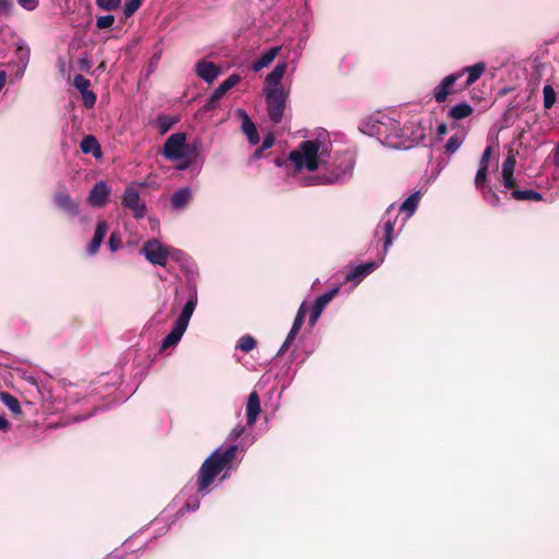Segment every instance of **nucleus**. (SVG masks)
Listing matches in <instances>:
<instances>
[{"mask_svg":"<svg viewBox=\"0 0 559 559\" xmlns=\"http://www.w3.org/2000/svg\"><path fill=\"white\" fill-rule=\"evenodd\" d=\"M177 122V119L168 115H158L155 120V126L160 134L167 133L171 127Z\"/></svg>","mask_w":559,"mask_h":559,"instance_id":"32","label":"nucleus"},{"mask_svg":"<svg viewBox=\"0 0 559 559\" xmlns=\"http://www.w3.org/2000/svg\"><path fill=\"white\" fill-rule=\"evenodd\" d=\"M275 165H276V166H278V167L284 166V167H286L287 169H288L289 167H292V165H290V164H289V162H288V157H287L286 159L276 158V159H275Z\"/></svg>","mask_w":559,"mask_h":559,"instance_id":"57","label":"nucleus"},{"mask_svg":"<svg viewBox=\"0 0 559 559\" xmlns=\"http://www.w3.org/2000/svg\"><path fill=\"white\" fill-rule=\"evenodd\" d=\"M169 259L176 262L186 273L188 300L176 318L170 332L163 338L160 350L177 346L186 333L190 319L198 306L197 277L199 272L197 264L186 252L174 247H169L168 249V260Z\"/></svg>","mask_w":559,"mask_h":559,"instance_id":"3","label":"nucleus"},{"mask_svg":"<svg viewBox=\"0 0 559 559\" xmlns=\"http://www.w3.org/2000/svg\"><path fill=\"white\" fill-rule=\"evenodd\" d=\"M177 160L179 162L177 165L178 170H187L191 165V159L185 153L183 157Z\"/></svg>","mask_w":559,"mask_h":559,"instance_id":"50","label":"nucleus"},{"mask_svg":"<svg viewBox=\"0 0 559 559\" xmlns=\"http://www.w3.org/2000/svg\"><path fill=\"white\" fill-rule=\"evenodd\" d=\"M383 261L384 257L381 255L379 261H370L356 265L346 273L345 282H350L353 283V286L356 287L365 277L377 270Z\"/></svg>","mask_w":559,"mask_h":559,"instance_id":"12","label":"nucleus"},{"mask_svg":"<svg viewBox=\"0 0 559 559\" xmlns=\"http://www.w3.org/2000/svg\"><path fill=\"white\" fill-rule=\"evenodd\" d=\"M464 141V135L455 133L452 136L449 138V140L445 143V152L449 154L455 153L462 145Z\"/></svg>","mask_w":559,"mask_h":559,"instance_id":"34","label":"nucleus"},{"mask_svg":"<svg viewBox=\"0 0 559 559\" xmlns=\"http://www.w3.org/2000/svg\"><path fill=\"white\" fill-rule=\"evenodd\" d=\"M261 413V402L259 394L255 391H252L247 400L246 404V418L247 426L252 427L255 425L258 417Z\"/></svg>","mask_w":559,"mask_h":559,"instance_id":"17","label":"nucleus"},{"mask_svg":"<svg viewBox=\"0 0 559 559\" xmlns=\"http://www.w3.org/2000/svg\"><path fill=\"white\" fill-rule=\"evenodd\" d=\"M355 165L356 159L352 152L335 151L331 153L326 146L319 171L306 177L302 185L306 187L345 185L353 178Z\"/></svg>","mask_w":559,"mask_h":559,"instance_id":"4","label":"nucleus"},{"mask_svg":"<svg viewBox=\"0 0 559 559\" xmlns=\"http://www.w3.org/2000/svg\"><path fill=\"white\" fill-rule=\"evenodd\" d=\"M14 4L10 0H0V16H10L13 14Z\"/></svg>","mask_w":559,"mask_h":559,"instance_id":"43","label":"nucleus"},{"mask_svg":"<svg viewBox=\"0 0 559 559\" xmlns=\"http://www.w3.org/2000/svg\"><path fill=\"white\" fill-rule=\"evenodd\" d=\"M321 314H322V312L318 311L313 307L310 309L309 321H308V324L310 328H313L317 324Z\"/></svg>","mask_w":559,"mask_h":559,"instance_id":"48","label":"nucleus"},{"mask_svg":"<svg viewBox=\"0 0 559 559\" xmlns=\"http://www.w3.org/2000/svg\"><path fill=\"white\" fill-rule=\"evenodd\" d=\"M552 163L556 167L559 168V142L557 143L552 152Z\"/></svg>","mask_w":559,"mask_h":559,"instance_id":"54","label":"nucleus"},{"mask_svg":"<svg viewBox=\"0 0 559 559\" xmlns=\"http://www.w3.org/2000/svg\"><path fill=\"white\" fill-rule=\"evenodd\" d=\"M462 78V73H451L444 76L432 90V97L438 104L444 103L449 95L454 93V84Z\"/></svg>","mask_w":559,"mask_h":559,"instance_id":"14","label":"nucleus"},{"mask_svg":"<svg viewBox=\"0 0 559 559\" xmlns=\"http://www.w3.org/2000/svg\"><path fill=\"white\" fill-rule=\"evenodd\" d=\"M121 205L129 210L135 219H142L147 214L145 202L141 199L139 190L134 183L126 187L122 197Z\"/></svg>","mask_w":559,"mask_h":559,"instance_id":"8","label":"nucleus"},{"mask_svg":"<svg viewBox=\"0 0 559 559\" xmlns=\"http://www.w3.org/2000/svg\"><path fill=\"white\" fill-rule=\"evenodd\" d=\"M10 428L8 419L4 415L0 414V431H8Z\"/></svg>","mask_w":559,"mask_h":559,"instance_id":"53","label":"nucleus"},{"mask_svg":"<svg viewBox=\"0 0 559 559\" xmlns=\"http://www.w3.org/2000/svg\"><path fill=\"white\" fill-rule=\"evenodd\" d=\"M420 198L421 191H415L399 206V211L406 214V219L415 214Z\"/></svg>","mask_w":559,"mask_h":559,"instance_id":"25","label":"nucleus"},{"mask_svg":"<svg viewBox=\"0 0 559 559\" xmlns=\"http://www.w3.org/2000/svg\"><path fill=\"white\" fill-rule=\"evenodd\" d=\"M511 197L518 201H542L543 194L532 189L527 190H513Z\"/></svg>","mask_w":559,"mask_h":559,"instance_id":"31","label":"nucleus"},{"mask_svg":"<svg viewBox=\"0 0 559 559\" xmlns=\"http://www.w3.org/2000/svg\"><path fill=\"white\" fill-rule=\"evenodd\" d=\"M192 199V191L189 187H182L176 190L170 198L173 210L180 211L187 207Z\"/></svg>","mask_w":559,"mask_h":559,"instance_id":"20","label":"nucleus"},{"mask_svg":"<svg viewBox=\"0 0 559 559\" xmlns=\"http://www.w3.org/2000/svg\"><path fill=\"white\" fill-rule=\"evenodd\" d=\"M502 177V185L504 189L511 190V192L515 189V179L513 175H501Z\"/></svg>","mask_w":559,"mask_h":559,"instance_id":"45","label":"nucleus"},{"mask_svg":"<svg viewBox=\"0 0 559 559\" xmlns=\"http://www.w3.org/2000/svg\"><path fill=\"white\" fill-rule=\"evenodd\" d=\"M491 154H492V148L491 146H487L481 156H480V160H484V162H489L490 160V157H491Z\"/></svg>","mask_w":559,"mask_h":559,"instance_id":"52","label":"nucleus"},{"mask_svg":"<svg viewBox=\"0 0 559 559\" xmlns=\"http://www.w3.org/2000/svg\"><path fill=\"white\" fill-rule=\"evenodd\" d=\"M340 293V286H336L325 293H323L322 295H320L314 304H313V308L317 309L318 311H321L323 312L324 308L331 302V300Z\"/></svg>","mask_w":559,"mask_h":559,"instance_id":"30","label":"nucleus"},{"mask_svg":"<svg viewBox=\"0 0 559 559\" xmlns=\"http://www.w3.org/2000/svg\"><path fill=\"white\" fill-rule=\"evenodd\" d=\"M7 72L3 71V70H0V92L2 91V88L4 87L5 85V82H7Z\"/></svg>","mask_w":559,"mask_h":559,"instance_id":"58","label":"nucleus"},{"mask_svg":"<svg viewBox=\"0 0 559 559\" xmlns=\"http://www.w3.org/2000/svg\"><path fill=\"white\" fill-rule=\"evenodd\" d=\"M107 230H108V225L106 222L100 221L97 223L94 236H93L91 242L87 245L86 250H87L88 255H95L98 252L99 247L102 246L104 238L107 234Z\"/></svg>","mask_w":559,"mask_h":559,"instance_id":"19","label":"nucleus"},{"mask_svg":"<svg viewBox=\"0 0 559 559\" xmlns=\"http://www.w3.org/2000/svg\"><path fill=\"white\" fill-rule=\"evenodd\" d=\"M309 311V307L306 301H302L301 305L298 308V311L296 314H301L302 318H306L307 312Z\"/></svg>","mask_w":559,"mask_h":559,"instance_id":"55","label":"nucleus"},{"mask_svg":"<svg viewBox=\"0 0 559 559\" xmlns=\"http://www.w3.org/2000/svg\"><path fill=\"white\" fill-rule=\"evenodd\" d=\"M106 559H121L118 555H110Z\"/></svg>","mask_w":559,"mask_h":559,"instance_id":"63","label":"nucleus"},{"mask_svg":"<svg viewBox=\"0 0 559 559\" xmlns=\"http://www.w3.org/2000/svg\"><path fill=\"white\" fill-rule=\"evenodd\" d=\"M557 99V94L550 84H546L543 88V105L545 109H550Z\"/></svg>","mask_w":559,"mask_h":559,"instance_id":"33","label":"nucleus"},{"mask_svg":"<svg viewBox=\"0 0 559 559\" xmlns=\"http://www.w3.org/2000/svg\"><path fill=\"white\" fill-rule=\"evenodd\" d=\"M299 57H300V52H297V53H296V56H295V58H294V60H292L293 70H295V68H296V64H297V62H298Z\"/></svg>","mask_w":559,"mask_h":559,"instance_id":"62","label":"nucleus"},{"mask_svg":"<svg viewBox=\"0 0 559 559\" xmlns=\"http://www.w3.org/2000/svg\"><path fill=\"white\" fill-rule=\"evenodd\" d=\"M486 70V63L480 61L473 66L464 67L462 70H460L457 73H462V76L464 74H467V79L464 83V87H468L473 85L479 78L484 74Z\"/></svg>","mask_w":559,"mask_h":559,"instance_id":"23","label":"nucleus"},{"mask_svg":"<svg viewBox=\"0 0 559 559\" xmlns=\"http://www.w3.org/2000/svg\"><path fill=\"white\" fill-rule=\"evenodd\" d=\"M83 103L86 107L91 108L96 103V96L93 92L86 91L82 93Z\"/></svg>","mask_w":559,"mask_h":559,"instance_id":"46","label":"nucleus"},{"mask_svg":"<svg viewBox=\"0 0 559 559\" xmlns=\"http://www.w3.org/2000/svg\"><path fill=\"white\" fill-rule=\"evenodd\" d=\"M115 16L111 14L97 17L96 26L99 29L110 28L114 25Z\"/></svg>","mask_w":559,"mask_h":559,"instance_id":"42","label":"nucleus"},{"mask_svg":"<svg viewBox=\"0 0 559 559\" xmlns=\"http://www.w3.org/2000/svg\"><path fill=\"white\" fill-rule=\"evenodd\" d=\"M515 164H516V160H515L514 155L509 154L502 163L501 175H513Z\"/></svg>","mask_w":559,"mask_h":559,"instance_id":"37","label":"nucleus"},{"mask_svg":"<svg viewBox=\"0 0 559 559\" xmlns=\"http://www.w3.org/2000/svg\"><path fill=\"white\" fill-rule=\"evenodd\" d=\"M488 179V169H484L478 167L477 173L475 175L474 185L476 189H479L480 187L487 186Z\"/></svg>","mask_w":559,"mask_h":559,"instance_id":"40","label":"nucleus"},{"mask_svg":"<svg viewBox=\"0 0 559 559\" xmlns=\"http://www.w3.org/2000/svg\"><path fill=\"white\" fill-rule=\"evenodd\" d=\"M90 84V80L84 78L82 74H76L73 79V85L81 94L88 91Z\"/></svg>","mask_w":559,"mask_h":559,"instance_id":"39","label":"nucleus"},{"mask_svg":"<svg viewBox=\"0 0 559 559\" xmlns=\"http://www.w3.org/2000/svg\"><path fill=\"white\" fill-rule=\"evenodd\" d=\"M246 432V427L242 424H237L228 433L227 441L228 445H221L215 449L202 463L199 472L197 483L193 486L187 485L182 490L181 495L185 496L188 492L195 490L194 495L186 499L182 507L177 511L176 518L171 521V524L176 520L182 516L186 512L195 511L200 507V499L207 496L215 479L218 478L216 487L221 486L225 479L230 475V472L236 468L235 457L239 449V445L235 442Z\"/></svg>","mask_w":559,"mask_h":559,"instance_id":"1","label":"nucleus"},{"mask_svg":"<svg viewBox=\"0 0 559 559\" xmlns=\"http://www.w3.org/2000/svg\"><path fill=\"white\" fill-rule=\"evenodd\" d=\"M240 117L242 118L241 130L246 134L248 142L251 145H257L260 141V136L254 123L251 121L246 111L239 110Z\"/></svg>","mask_w":559,"mask_h":559,"instance_id":"24","label":"nucleus"},{"mask_svg":"<svg viewBox=\"0 0 559 559\" xmlns=\"http://www.w3.org/2000/svg\"><path fill=\"white\" fill-rule=\"evenodd\" d=\"M325 147L318 139L306 140L298 144L288 154V162L296 173L319 171L321 160L325 156Z\"/></svg>","mask_w":559,"mask_h":559,"instance_id":"5","label":"nucleus"},{"mask_svg":"<svg viewBox=\"0 0 559 559\" xmlns=\"http://www.w3.org/2000/svg\"><path fill=\"white\" fill-rule=\"evenodd\" d=\"M264 95L270 120L280 123L283 120L288 93L284 88H272L264 90Z\"/></svg>","mask_w":559,"mask_h":559,"instance_id":"7","label":"nucleus"},{"mask_svg":"<svg viewBox=\"0 0 559 559\" xmlns=\"http://www.w3.org/2000/svg\"><path fill=\"white\" fill-rule=\"evenodd\" d=\"M263 152H264V150H262L261 147L257 148V150L254 151V153L252 154V158H253V159H260V158H262V156H263Z\"/></svg>","mask_w":559,"mask_h":559,"instance_id":"59","label":"nucleus"},{"mask_svg":"<svg viewBox=\"0 0 559 559\" xmlns=\"http://www.w3.org/2000/svg\"><path fill=\"white\" fill-rule=\"evenodd\" d=\"M282 46H273L261 53V56L253 61L251 69L254 72L261 71L267 67L280 53Z\"/></svg>","mask_w":559,"mask_h":559,"instance_id":"22","label":"nucleus"},{"mask_svg":"<svg viewBox=\"0 0 559 559\" xmlns=\"http://www.w3.org/2000/svg\"><path fill=\"white\" fill-rule=\"evenodd\" d=\"M80 148L84 154H92L96 158L102 155L100 145L93 135H85L80 143Z\"/></svg>","mask_w":559,"mask_h":559,"instance_id":"26","label":"nucleus"},{"mask_svg":"<svg viewBox=\"0 0 559 559\" xmlns=\"http://www.w3.org/2000/svg\"><path fill=\"white\" fill-rule=\"evenodd\" d=\"M478 190L481 191V194L484 199L491 204L492 206H499L500 205V198L499 195L492 190L489 186L480 187Z\"/></svg>","mask_w":559,"mask_h":559,"instance_id":"35","label":"nucleus"},{"mask_svg":"<svg viewBox=\"0 0 559 559\" xmlns=\"http://www.w3.org/2000/svg\"><path fill=\"white\" fill-rule=\"evenodd\" d=\"M240 82L239 74H230L226 80H224L213 92L214 99H221L229 90L236 86Z\"/></svg>","mask_w":559,"mask_h":559,"instance_id":"27","label":"nucleus"},{"mask_svg":"<svg viewBox=\"0 0 559 559\" xmlns=\"http://www.w3.org/2000/svg\"><path fill=\"white\" fill-rule=\"evenodd\" d=\"M0 401L10 409L15 418H20L23 411L16 397L8 392H0Z\"/></svg>","mask_w":559,"mask_h":559,"instance_id":"28","label":"nucleus"},{"mask_svg":"<svg viewBox=\"0 0 559 559\" xmlns=\"http://www.w3.org/2000/svg\"><path fill=\"white\" fill-rule=\"evenodd\" d=\"M143 0H129L123 7V14L126 17L132 16L136 10L142 5Z\"/></svg>","mask_w":559,"mask_h":559,"instance_id":"38","label":"nucleus"},{"mask_svg":"<svg viewBox=\"0 0 559 559\" xmlns=\"http://www.w3.org/2000/svg\"><path fill=\"white\" fill-rule=\"evenodd\" d=\"M194 70L197 75L207 84L213 83L221 74V69L214 62L205 59L199 60L194 66Z\"/></svg>","mask_w":559,"mask_h":559,"instance_id":"16","label":"nucleus"},{"mask_svg":"<svg viewBox=\"0 0 559 559\" xmlns=\"http://www.w3.org/2000/svg\"><path fill=\"white\" fill-rule=\"evenodd\" d=\"M304 322H305V318H302L301 314H296L293 325H292L284 343L282 344L281 348L278 349V352L276 354L277 357L283 356L284 353L289 348V346L293 344L296 336L298 335Z\"/></svg>","mask_w":559,"mask_h":559,"instance_id":"21","label":"nucleus"},{"mask_svg":"<svg viewBox=\"0 0 559 559\" xmlns=\"http://www.w3.org/2000/svg\"><path fill=\"white\" fill-rule=\"evenodd\" d=\"M98 8L105 11H114L121 4V0H96Z\"/></svg>","mask_w":559,"mask_h":559,"instance_id":"41","label":"nucleus"},{"mask_svg":"<svg viewBox=\"0 0 559 559\" xmlns=\"http://www.w3.org/2000/svg\"><path fill=\"white\" fill-rule=\"evenodd\" d=\"M397 215L395 214V204L392 203L388 206L383 217H382V224H383V231H384V239H383V257L386 255L389 252L393 241H394V227L396 222Z\"/></svg>","mask_w":559,"mask_h":559,"instance_id":"13","label":"nucleus"},{"mask_svg":"<svg viewBox=\"0 0 559 559\" xmlns=\"http://www.w3.org/2000/svg\"><path fill=\"white\" fill-rule=\"evenodd\" d=\"M288 63L286 61L278 62L273 70L266 75L265 78V88L264 90H272V88H283L281 82L282 79L287 70Z\"/></svg>","mask_w":559,"mask_h":559,"instance_id":"18","label":"nucleus"},{"mask_svg":"<svg viewBox=\"0 0 559 559\" xmlns=\"http://www.w3.org/2000/svg\"><path fill=\"white\" fill-rule=\"evenodd\" d=\"M478 167L484 168V169H488L489 168V162H484V160L479 159Z\"/></svg>","mask_w":559,"mask_h":559,"instance_id":"61","label":"nucleus"},{"mask_svg":"<svg viewBox=\"0 0 559 559\" xmlns=\"http://www.w3.org/2000/svg\"><path fill=\"white\" fill-rule=\"evenodd\" d=\"M473 111L474 109L469 104H467L466 102H462L460 104L452 106L448 115L453 120H461L469 117L473 114Z\"/></svg>","mask_w":559,"mask_h":559,"instance_id":"29","label":"nucleus"},{"mask_svg":"<svg viewBox=\"0 0 559 559\" xmlns=\"http://www.w3.org/2000/svg\"><path fill=\"white\" fill-rule=\"evenodd\" d=\"M0 40L3 43L12 40V45L14 47V60L10 61L8 66L15 68L13 81H20L24 76L28 67L31 48L27 41L10 27H3L0 29Z\"/></svg>","mask_w":559,"mask_h":559,"instance_id":"6","label":"nucleus"},{"mask_svg":"<svg viewBox=\"0 0 559 559\" xmlns=\"http://www.w3.org/2000/svg\"><path fill=\"white\" fill-rule=\"evenodd\" d=\"M168 249L169 247L162 243L158 239L153 238L146 240L141 249L140 253L153 265L166 266L168 262Z\"/></svg>","mask_w":559,"mask_h":559,"instance_id":"9","label":"nucleus"},{"mask_svg":"<svg viewBox=\"0 0 559 559\" xmlns=\"http://www.w3.org/2000/svg\"><path fill=\"white\" fill-rule=\"evenodd\" d=\"M17 3L26 11H34L39 1L38 0H17Z\"/></svg>","mask_w":559,"mask_h":559,"instance_id":"47","label":"nucleus"},{"mask_svg":"<svg viewBox=\"0 0 559 559\" xmlns=\"http://www.w3.org/2000/svg\"><path fill=\"white\" fill-rule=\"evenodd\" d=\"M359 130L392 148L408 150L425 139L423 129L414 122L401 127L400 122L385 112H376L361 121Z\"/></svg>","mask_w":559,"mask_h":559,"instance_id":"2","label":"nucleus"},{"mask_svg":"<svg viewBox=\"0 0 559 559\" xmlns=\"http://www.w3.org/2000/svg\"><path fill=\"white\" fill-rule=\"evenodd\" d=\"M110 192L111 190L107 183L104 180H99L90 190L86 201L93 207H103L106 205Z\"/></svg>","mask_w":559,"mask_h":559,"instance_id":"15","label":"nucleus"},{"mask_svg":"<svg viewBox=\"0 0 559 559\" xmlns=\"http://www.w3.org/2000/svg\"><path fill=\"white\" fill-rule=\"evenodd\" d=\"M187 136L183 132H176L168 136L164 143L163 155L169 160H177L183 157Z\"/></svg>","mask_w":559,"mask_h":559,"instance_id":"11","label":"nucleus"},{"mask_svg":"<svg viewBox=\"0 0 559 559\" xmlns=\"http://www.w3.org/2000/svg\"><path fill=\"white\" fill-rule=\"evenodd\" d=\"M219 99H214V94L212 93L211 96L206 99L203 109L205 111L213 110L217 107Z\"/></svg>","mask_w":559,"mask_h":559,"instance_id":"49","label":"nucleus"},{"mask_svg":"<svg viewBox=\"0 0 559 559\" xmlns=\"http://www.w3.org/2000/svg\"><path fill=\"white\" fill-rule=\"evenodd\" d=\"M87 416H83L82 418H76V420H83V419H86Z\"/></svg>","mask_w":559,"mask_h":559,"instance_id":"64","label":"nucleus"},{"mask_svg":"<svg viewBox=\"0 0 559 559\" xmlns=\"http://www.w3.org/2000/svg\"><path fill=\"white\" fill-rule=\"evenodd\" d=\"M257 346V341L251 335H243L238 340L237 348L245 353H249Z\"/></svg>","mask_w":559,"mask_h":559,"instance_id":"36","label":"nucleus"},{"mask_svg":"<svg viewBox=\"0 0 559 559\" xmlns=\"http://www.w3.org/2000/svg\"><path fill=\"white\" fill-rule=\"evenodd\" d=\"M448 131H449V129H448V126L445 123L441 122V123H439L437 126V134L439 136H442V135L447 134Z\"/></svg>","mask_w":559,"mask_h":559,"instance_id":"56","label":"nucleus"},{"mask_svg":"<svg viewBox=\"0 0 559 559\" xmlns=\"http://www.w3.org/2000/svg\"><path fill=\"white\" fill-rule=\"evenodd\" d=\"M53 204L71 218L80 215L79 203L70 195L66 186H60L55 192Z\"/></svg>","mask_w":559,"mask_h":559,"instance_id":"10","label":"nucleus"},{"mask_svg":"<svg viewBox=\"0 0 559 559\" xmlns=\"http://www.w3.org/2000/svg\"><path fill=\"white\" fill-rule=\"evenodd\" d=\"M168 513H169V508L165 509L163 516L160 519H157L155 521V524H158L162 520L166 519L168 516Z\"/></svg>","mask_w":559,"mask_h":559,"instance_id":"60","label":"nucleus"},{"mask_svg":"<svg viewBox=\"0 0 559 559\" xmlns=\"http://www.w3.org/2000/svg\"><path fill=\"white\" fill-rule=\"evenodd\" d=\"M274 144V136L273 134L269 133L267 135H265L263 138V141H262V144H261V148L266 151L269 148H271Z\"/></svg>","mask_w":559,"mask_h":559,"instance_id":"51","label":"nucleus"},{"mask_svg":"<svg viewBox=\"0 0 559 559\" xmlns=\"http://www.w3.org/2000/svg\"><path fill=\"white\" fill-rule=\"evenodd\" d=\"M108 247L111 252H116L121 247V239L117 233H112L108 240Z\"/></svg>","mask_w":559,"mask_h":559,"instance_id":"44","label":"nucleus"}]
</instances>
